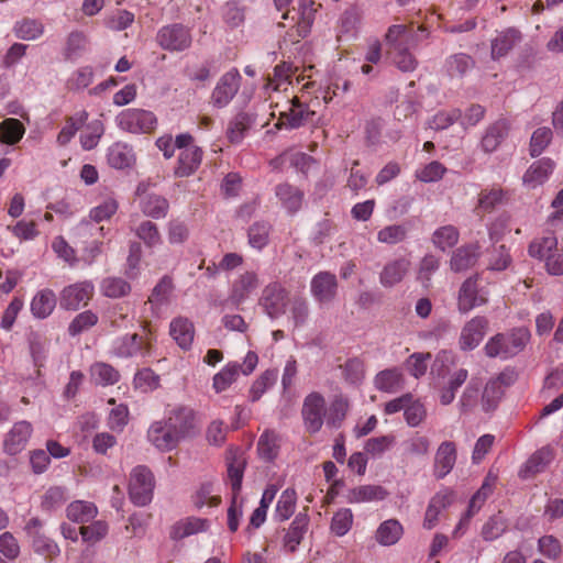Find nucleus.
<instances>
[{"label": "nucleus", "mask_w": 563, "mask_h": 563, "mask_svg": "<svg viewBox=\"0 0 563 563\" xmlns=\"http://www.w3.org/2000/svg\"><path fill=\"white\" fill-rule=\"evenodd\" d=\"M493 493V485L488 482V478L482 484L481 488L476 492V494L471 498L468 508L465 515L461 518L457 526L453 531V537L457 538L463 531L467 528L471 518L482 508L485 504L486 499Z\"/></svg>", "instance_id": "b1692460"}, {"label": "nucleus", "mask_w": 563, "mask_h": 563, "mask_svg": "<svg viewBox=\"0 0 563 563\" xmlns=\"http://www.w3.org/2000/svg\"><path fill=\"white\" fill-rule=\"evenodd\" d=\"M289 290L279 282L268 283L261 292L258 305L271 319L285 314L290 301Z\"/></svg>", "instance_id": "0eeeda50"}, {"label": "nucleus", "mask_w": 563, "mask_h": 563, "mask_svg": "<svg viewBox=\"0 0 563 563\" xmlns=\"http://www.w3.org/2000/svg\"><path fill=\"white\" fill-rule=\"evenodd\" d=\"M376 389L387 394H396L405 387V376L398 367L386 368L374 377Z\"/></svg>", "instance_id": "c85d7f7f"}, {"label": "nucleus", "mask_w": 563, "mask_h": 563, "mask_svg": "<svg viewBox=\"0 0 563 563\" xmlns=\"http://www.w3.org/2000/svg\"><path fill=\"white\" fill-rule=\"evenodd\" d=\"M297 504V493L294 488L285 489L276 505L275 517L279 521L289 519L295 512Z\"/></svg>", "instance_id": "6e6d98bb"}, {"label": "nucleus", "mask_w": 563, "mask_h": 563, "mask_svg": "<svg viewBox=\"0 0 563 563\" xmlns=\"http://www.w3.org/2000/svg\"><path fill=\"white\" fill-rule=\"evenodd\" d=\"M254 119L246 112H240L229 122L227 130V137L232 144H239L245 136V133L251 129Z\"/></svg>", "instance_id": "a18cd8bd"}, {"label": "nucleus", "mask_w": 563, "mask_h": 563, "mask_svg": "<svg viewBox=\"0 0 563 563\" xmlns=\"http://www.w3.org/2000/svg\"><path fill=\"white\" fill-rule=\"evenodd\" d=\"M302 98L303 96H292L291 99L288 100V109L279 112L278 121L275 124L278 130L299 129L307 123L313 122L316 112Z\"/></svg>", "instance_id": "6e6552de"}, {"label": "nucleus", "mask_w": 563, "mask_h": 563, "mask_svg": "<svg viewBox=\"0 0 563 563\" xmlns=\"http://www.w3.org/2000/svg\"><path fill=\"white\" fill-rule=\"evenodd\" d=\"M488 328V320L476 316L468 320L461 330L459 344L461 350L471 351L479 345Z\"/></svg>", "instance_id": "a211bd4d"}, {"label": "nucleus", "mask_w": 563, "mask_h": 563, "mask_svg": "<svg viewBox=\"0 0 563 563\" xmlns=\"http://www.w3.org/2000/svg\"><path fill=\"white\" fill-rule=\"evenodd\" d=\"M209 521L197 517H187L177 521L170 530V538L181 540L208 529Z\"/></svg>", "instance_id": "e433bc0d"}, {"label": "nucleus", "mask_w": 563, "mask_h": 563, "mask_svg": "<svg viewBox=\"0 0 563 563\" xmlns=\"http://www.w3.org/2000/svg\"><path fill=\"white\" fill-rule=\"evenodd\" d=\"M13 31L16 37L24 41H32L43 34L44 25L38 20L25 18L15 23Z\"/></svg>", "instance_id": "864d4df0"}, {"label": "nucleus", "mask_w": 563, "mask_h": 563, "mask_svg": "<svg viewBox=\"0 0 563 563\" xmlns=\"http://www.w3.org/2000/svg\"><path fill=\"white\" fill-rule=\"evenodd\" d=\"M298 70L290 63H280L274 68V77L268 79L267 88L274 91H287L288 86L294 85V75Z\"/></svg>", "instance_id": "c03bdc74"}, {"label": "nucleus", "mask_w": 563, "mask_h": 563, "mask_svg": "<svg viewBox=\"0 0 563 563\" xmlns=\"http://www.w3.org/2000/svg\"><path fill=\"white\" fill-rule=\"evenodd\" d=\"M164 420L179 441L192 437L198 430L196 411L188 406L172 408Z\"/></svg>", "instance_id": "9d476101"}, {"label": "nucleus", "mask_w": 563, "mask_h": 563, "mask_svg": "<svg viewBox=\"0 0 563 563\" xmlns=\"http://www.w3.org/2000/svg\"><path fill=\"white\" fill-rule=\"evenodd\" d=\"M119 129L129 133H151L157 124L156 115L144 109H125L115 117Z\"/></svg>", "instance_id": "1a4fd4ad"}, {"label": "nucleus", "mask_w": 563, "mask_h": 563, "mask_svg": "<svg viewBox=\"0 0 563 563\" xmlns=\"http://www.w3.org/2000/svg\"><path fill=\"white\" fill-rule=\"evenodd\" d=\"M309 518L305 514H298L284 536V547L294 552L300 544L308 530Z\"/></svg>", "instance_id": "4c0bfd02"}, {"label": "nucleus", "mask_w": 563, "mask_h": 563, "mask_svg": "<svg viewBox=\"0 0 563 563\" xmlns=\"http://www.w3.org/2000/svg\"><path fill=\"white\" fill-rule=\"evenodd\" d=\"M242 76L236 68L224 73L217 81L211 96L210 103L217 109L225 108L240 90Z\"/></svg>", "instance_id": "9b49d317"}, {"label": "nucleus", "mask_w": 563, "mask_h": 563, "mask_svg": "<svg viewBox=\"0 0 563 563\" xmlns=\"http://www.w3.org/2000/svg\"><path fill=\"white\" fill-rule=\"evenodd\" d=\"M349 409L347 400L336 396L327 408L325 398L318 391L308 394L302 402L301 417L306 431L310 434L318 433L324 422L338 428L344 420Z\"/></svg>", "instance_id": "f257e3e1"}, {"label": "nucleus", "mask_w": 563, "mask_h": 563, "mask_svg": "<svg viewBox=\"0 0 563 563\" xmlns=\"http://www.w3.org/2000/svg\"><path fill=\"white\" fill-rule=\"evenodd\" d=\"M275 195L289 214H295L301 209L303 191L298 187L283 183L275 187Z\"/></svg>", "instance_id": "c756f323"}, {"label": "nucleus", "mask_w": 563, "mask_h": 563, "mask_svg": "<svg viewBox=\"0 0 563 563\" xmlns=\"http://www.w3.org/2000/svg\"><path fill=\"white\" fill-rule=\"evenodd\" d=\"M196 508L200 509L205 506L216 507L220 504L221 498L213 493V485L211 483H203L196 490L191 497Z\"/></svg>", "instance_id": "774afa93"}, {"label": "nucleus", "mask_w": 563, "mask_h": 563, "mask_svg": "<svg viewBox=\"0 0 563 563\" xmlns=\"http://www.w3.org/2000/svg\"><path fill=\"white\" fill-rule=\"evenodd\" d=\"M25 133L23 123L15 118H8L0 122V142L7 145L19 143Z\"/></svg>", "instance_id": "09e8293b"}, {"label": "nucleus", "mask_w": 563, "mask_h": 563, "mask_svg": "<svg viewBox=\"0 0 563 563\" xmlns=\"http://www.w3.org/2000/svg\"><path fill=\"white\" fill-rule=\"evenodd\" d=\"M481 256L478 243L462 245L456 249L450 260L451 269L459 273L473 267Z\"/></svg>", "instance_id": "bb28decb"}, {"label": "nucleus", "mask_w": 563, "mask_h": 563, "mask_svg": "<svg viewBox=\"0 0 563 563\" xmlns=\"http://www.w3.org/2000/svg\"><path fill=\"white\" fill-rule=\"evenodd\" d=\"M134 232L135 235L142 240L147 247H156L162 244V235L158 227L150 220L141 222L135 228Z\"/></svg>", "instance_id": "052dcab7"}, {"label": "nucleus", "mask_w": 563, "mask_h": 563, "mask_svg": "<svg viewBox=\"0 0 563 563\" xmlns=\"http://www.w3.org/2000/svg\"><path fill=\"white\" fill-rule=\"evenodd\" d=\"M402 534V525L397 519H388L378 526L375 539L379 544L389 547L396 544Z\"/></svg>", "instance_id": "79ce46f5"}, {"label": "nucleus", "mask_w": 563, "mask_h": 563, "mask_svg": "<svg viewBox=\"0 0 563 563\" xmlns=\"http://www.w3.org/2000/svg\"><path fill=\"white\" fill-rule=\"evenodd\" d=\"M95 292L91 282L85 280L64 287L59 295V305L66 310H77L87 306Z\"/></svg>", "instance_id": "2eb2a0df"}, {"label": "nucleus", "mask_w": 563, "mask_h": 563, "mask_svg": "<svg viewBox=\"0 0 563 563\" xmlns=\"http://www.w3.org/2000/svg\"><path fill=\"white\" fill-rule=\"evenodd\" d=\"M87 120L88 112L86 110H81L74 115L66 118L65 125L57 135V143L59 145H66L69 143L76 132L86 123Z\"/></svg>", "instance_id": "3c124183"}, {"label": "nucleus", "mask_w": 563, "mask_h": 563, "mask_svg": "<svg viewBox=\"0 0 563 563\" xmlns=\"http://www.w3.org/2000/svg\"><path fill=\"white\" fill-rule=\"evenodd\" d=\"M148 441L159 451L174 450L180 442L165 420L154 421L147 430Z\"/></svg>", "instance_id": "412c9836"}, {"label": "nucleus", "mask_w": 563, "mask_h": 563, "mask_svg": "<svg viewBox=\"0 0 563 563\" xmlns=\"http://www.w3.org/2000/svg\"><path fill=\"white\" fill-rule=\"evenodd\" d=\"M33 433V426L26 420L15 422L7 432L3 440V450L10 455L22 452Z\"/></svg>", "instance_id": "f3484780"}, {"label": "nucleus", "mask_w": 563, "mask_h": 563, "mask_svg": "<svg viewBox=\"0 0 563 563\" xmlns=\"http://www.w3.org/2000/svg\"><path fill=\"white\" fill-rule=\"evenodd\" d=\"M32 547L35 553L44 556L47 560L55 559L60 552L58 544L54 540L40 532L34 533Z\"/></svg>", "instance_id": "338daca9"}, {"label": "nucleus", "mask_w": 563, "mask_h": 563, "mask_svg": "<svg viewBox=\"0 0 563 563\" xmlns=\"http://www.w3.org/2000/svg\"><path fill=\"white\" fill-rule=\"evenodd\" d=\"M289 321L292 323L294 330L303 327L310 314L309 302L302 296L291 297L289 303Z\"/></svg>", "instance_id": "de8ad7c7"}, {"label": "nucleus", "mask_w": 563, "mask_h": 563, "mask_svg": "<svg viewBox=\"0 0 563 563\" xmlns=\"http://www.w3.org/2000/svg\"><path fill=\"white\" fill-rule=\"evenodd\" d=\"M109 527L108 523L103 520H97L91 522L90 525H82L79 528V533L84 542L89 544H96L108 534Z\"/></svg>", "instance_id": "0e129e2a"}, {"label": "nucleus", "mask_w": 563, "mask_h": 563, "mask_svg": "<svg viewBox=\"0 0 563 563\" xmlns=\"http://www.w3.org/2000/svg\"><path fill=\"white\" fill-rule=\"evenodd\" d=\"M88 47V37L81 31H73L66 40L64 55L66 59L79 57Z\"/></svg>", "instance_id": "13d9d810"}, {"label": "nucleus", "mask_w": 563, "mask_h": 563, "mask_svg": "<svg viewBox=\"0 0 563 563\" xmlns=\"http://www.w3.org/2000/svg\"><path fill=\"white\" fill-rule=\"evenodd\" d=\"M240 365L236 363L227 364L213 377V388L217 393H222L228 389L238 378Z\"/></svg>", "instance_id": "e2e57ef3"}, {"label": "nucleus", "mask_w": 563, "mask_h": 563, "mask_svg": "<svg viewBox=\"0 0 563 563\" xmlns=\"http://www.w3.org/2000/svg\"><path fill=\"white\" fill-rule=\"evenodd\" d=\"M454 498V493L450 488H443L439 490L429 501L427 507L423 528L431 530L438 525L439 515L443 509L449 507Z\"/></svg>", "instance_id": "4be33fe9"}, {"label": "nucleus", "mask_w": 563, "mask_h": 563, "mask_svg": "<svg viewBox=\"0 0 563 563\" xmlns=\"http://www.w3.org/2000/svg\"><path fill=\"white\" fill-rule=\"evenodd\" d=\"M155 487L154 475L144 465L135 466L130 473L129 496L135 506H146L152 501Z\"/></svg>", "instance_id": "423d86ee"}, {"label": "nucleus", "mask_w": 563, "mask_h": 563, "mask_svg": "<svg viewBox=\"0 0 563 563\" xmlns=\"http://www.w3.org/2000/svg\"><path fill=\"white\" fill-rule=\"evenodd\" d=\"M554 167L555 163L549 157H543L534 162L523 174V184L529 188H537L549 179Z\"/></svg>", "instance_id": "a878e982"}, {"label": "nucleus", "mask_w": 563, "mask_h": 563, "mask_svg": "<svg viewBox=\"0 0 563 563\" xmlns=\"http://www.w3.org/2000/svg\"><path fill=\"white\" fill-rule=\"evenodd\" d=\"M91 379L101 386L114 385L120 379V373L112 365L103 362L95 363L90 367Z\"/></svg>", "instance_id": "603ef678"}, {"label": "nucleus", "mask_w": 563, "mask_h": 563, "mask_svg": "<svg viewBox=\"0 0 563 563\" xmlns=\"http://www.w3.org/2000/svg\"><path fill=\"white\" fill-rule=\"evenodd\" d=\"M203 152L198 146H191L183 150L178 156V164L175 174L178 177H188L192 175L200 166Z\"/></svg>", "instance_id": "2f4dec72"}, {"label": "nucleus", "mask_w": 563, "mask_h": 563, "mask_svg": "<svg viewBox=\"0 0 563 563\" xmlns=\"http://www.w3.org/2000/svg\"><path fill=\"white\" fill-rule=\"evenodd\" d=\"M108 163L117 169L131 167L135 162L133 148L126 143L117 142L112 144L107 154Z\"/></svg>", "instance_id": "c9c22d12"}, {"label": "nucleus", "mask_w": 563, "mask_h": 563, "mask_svg": "<svg viewBox=\"0 0 563 563\" xmlns=\"http://www.w3.org/2000/svg\"><path fill=\"white\" fill-rule=\"evenodd\" d=\"M479 275L475 274L466 278L460 287L457 295V309L461 313H467L476 307L488 302L489 292L478 287Z\"/></svg>", "instance_id": "ddd939ff"}, {"label": "nucleus", "mask_w": 563, "mask_h": 563, "mask_svg": "<svg viewBox=\"0 0 563 563\" xmlns=\"http://www.w3.org/2000/svg\"><path fill=\"white\" fill-rule=\"evenodd\" d=\"M29 351L40 375L41 367L45 365L48 353V340L38 332H31L27 336Z\"/></svg>", "instance_id": "a19ab883"}, {"label": "nucleus", "mask_w": 563, "mask_h": 563, "mask_svg": "<svg viewBox=\"0 0 563 563\" xmlns=\"http://www.w3.org/2000/svg\"><path fill=\"white\" fill-rule=\"evenodd\" d=\"M531 257L545 261V268L550 275H563V250L558 249V239L550 234L530 243L528 247Z\"/></svg>", "instance_id": "39448f33"}, {"label": "nucleus", "mask_w": 563, "mask_h": 563, "mask_svg": "<svg viewBox=\"0 0 563 563\" xmlns=\"http://www.w3.org/2000/svg\"><path fill=\"white\" fill-rule=\"evenodd\" d=\"M142 212L153 219H163L167 216L169 203L167 199L158 195H147L141 199Z\"/></svg>", "instance_id": "49530a36"}, {"label": "nucleus", "mask_w": 563, "mask_h": 563, "mask_svg": "<svg viewBox=\"0 0 563 563\" xmlns=\"http://www.w3.org/2000/svg\"><path fill=\"white\" fill-rule=\"evenodd\" d=\"M553 460V451L550 448H542L534 452L526 464L521 467L519 475L521 478H530L541 473Z\"/></svg>", "instance_id": "72a5a7b5"}, {"label": "nucleus", "mask_w": 563, "mask_h": 563, "mask_svg": "<svg viewBox=\"0 0 563 563\" xmlns=\"http://www.w3.org/2000/svg\"><path fill=\"white\" fill-rule=\"evenodd\" d=\"M460 233L454 225H443L432 234V243L441 251L453 247L459 242Z\"/></svg>", "instance_id": "4d7b16f0"}, {"label": "nucleus", "mask_w": 563, "mask_h": 563, "mask_svg": "<svg viewBox=\"0 0 563 563\" xmlns=\"http://www.w3.org/2000/svg\"><path fill=\"white\" fill-rule=\"evenodd\" d=\"M77 234L87 244L84 249L85 260L92 262L102 252L103 242L98 238L104 236V228L84 220L77 227Z\"/></svg>", "instance_id": "dca6fc26"}, {"label": "nucleus", "mask_w": 563, "mask_h": 563, "mask_svg": "<svg viewBox=\"0 0 563 563\" xmlns=\"http://www.w3.org/2000/svg\"><path fill=\"white\" fill-rule=\"evenodd\" d=\"M104 133V125L101 120H92L87 123L84 132L80 134V144L84 150L95 148Z\"/></svg>", "instance_id": "bf43d9fd"}, {"label": "nucleus", "mask_w": 563, "mask_h": 563, "mask_svg": "<svg viewBox=\"0 0 563 563\" xmlns=\"http://www.w3.org/2000/svg\"><path fill=\"white\" fill-rule=\"evenodd\" d=\"M272 225L265 221L253 223L247 231L249 244L258 251L263 250L269 242Z\"/></svg>", "instance_id": "5fc2aeb1"}, {"label": "nucleus", "mask_w": 563, "mask_h": 563, "mask_svg": "<svg viewBox=\"0 0 563 563\" xmlns=\"http://www.w3.org/2000/svg\"><path fill=\"white\" fill-rule=\"evenodd\" d=\"M530 339V333L525 328H517L508 333H497L492 336L484 346L488 357L507 360L520 353Z\"/></svg>", "instance_id": "7ed1b4c3"}, {"label": "nucleus", "mask_w": 563, "mask_h": 563, "mask_svg": "<svg viewBox=\"0 0 563 563\" xmlns=\"http://www.w3.org/2000/svg\"><path fill=\"white\" fill-rule=\"evenodd\" d=\"M510 131V123L506 119H499L485 130L481 140V147L485 153L495 152L506 140Z\"/></svg>", "instance_id": "393cba45"}, {"label": "nucleus", "mask_w": 563, "mask_h": 563, "mask_svg": "<svg viewBox=\"0 0 563 563\" xmlns=\"http://www.w3.org/2000/svg\"><path fill=\"white\" fill-rule=\"evenodd\" d=\"M98 515V508L93 503L85 500H75L66 508V516L69 520L85 525L95 519Z\"/></svg>", "instance_id": "37998d69"}, {"label": "nucleus", "mask_w": 563, "mask_h": 563, "mask_svg": "<svg viewBox=\"0 0 563 563\" xmlns=\"http://www.w3.org/2000/svg\"><path fill=\"white\" fill-rule=\"evenodd\" d=\"M310 291L319 303L331 302L338 292L336 276L329 272L318 273L311 279Z\"/></svg>", "instance_id": "aec40b11"}, {"label": "nucleus", "mask_w": 563, "mask_h": 563, "mask_svg": "<svg viewBox=\"0 0 563 563\" xmlns=\"http://www.w3.org/2000/svg\"><path fill=\"white\" fill-rule=\"evenodd\" d=\"M411 262L406 257L395 258L386 263L379 274V282L384 287L399 284L409 272Z\"/></svg>", "instance_id": "cd10ccee"}, {"label": "nucleus", "mask_w": 563, "mask_h": 563, "mask_svg": "<svg viewBox=\"0 0 563 563\" xmlns=\"http://www.w3.org/2000/svg\"><path fill=\"white\" fill-rule=\"evenodd\" d=\"M100 290L106 297L120 298L131 291V286L121 277H107L101 282Z\"/></svg>", "instance_id": "680f3d73"}, {"label": "nucleus", "mask_w": 563, "mask_h": 563, "mask_svg": "<svg viewBox=\"0 0 563 563\" xmlns=\"http://www.w3.org/2000/svg\"><path fill=\"white\" fill-rule=\"evenodd\" d=\"M474 67V58L465 53L453 54L445 60V69L451 77H463Z\"/></svg>", "instance_id": "8fccbe9b"}, {"label": "nucleus", "mask_w": 563, "mask_h": 563, "mask_svg": "<svg viewBox=\"0 0 563 563\" xmlns=\"http://www.w3.org/2000/svg\"><path fill=\"white\" fill-rule=\"evenodd\" d=\"M258 285L260 279L255 272L246 271L240 274L232 283L227 301L234 307H239L257 289Z\"/></svg>", "instance_id": "6ab92c4d"}, {"label": "nucleus", "mask_w": 563, "mask_h": 563, "mask_svg": "<svg viewBox=\"0 0 563 563\" xmlns=\"http://www.w3.org/2000/svg\"><path fill=\"white\" fill-rule=\"evenodd\" d=\"M385 44L391 63L401 71H413L418 60L410 49L417 45V34L411 25H390L385 34Z\"/></svg>", "instance_id": "f03ea898"}, {"label": "nucleus", "mask_w": 563, "mask_h": 563, "mask_svg": "<svg viewBox=\"0 0 563 563\" xmlns=\"http://www.w3.org/2000/svg\"><path fill=\"white\" fill-rule=\"evenodd\" d=\"M169 334L180 349L189 350L195 338L194 323L188 318H174L169 324Z\"/></svg>", "instance_id": "7c9ffc66"}, {"label": "nucleus", "mask_w": 563, "mask_h": 563, "mask_svg": "<svg viewBox=\"0 0 563 563\" xmlns=\"http://www.w3.org/2000/svg\"><path fill=\"white\" fill-rule=\"evenodd\" d=\"M520 41L521 33L514 27L499 32L492 41V58L506 56Z\"/></svg>", "instance_id": "473e14b6"}, {"label": "nucleus", "mask_w": 563, "mask_h": 563, "mask_svg": "<svg viewBox=\"0 0 563 563\" xmlns=\"http://www.w3.org/2000/svg\"><path fill=\"white\" fill-rule=\"evenodd\" d=\"M468 371L459 368L450 374L448 382L439 390V399L443 406H448L455 399L456 391L467 380Z\"/></svg>", "instance_id": "ea45409f"}, {"label": "nucleus", "mask_w": 563, "mask_h": 563, "mask_svg": "<svg viewBox=\"0 0 563 563\" xmlns=\"http://www.w3.org/2000/svg\"><path fill=\"white\" fill-rule=\"evenodd\" d=\"M155 342L154 332L148 323L143 325V334L126 333L112 342L111 352L121 358L146 356Z\"/></svg>", "instance_id": "20e7f679"}, {"label": "nucleus", "mask_w": 563, "mask_h": 563, "mask_svg": "<svg viewBox=\"0 0 563 563\" xmlns=\"http://www.w3.org/2000/svg\"><path fill=\"white\" fill-rule=\"evenodd\" d=\"M244 468L245 460L242 456H234L228 462V478L233 496H238L241 490Z\"/></svg>", "instance_id": "69168bd1"}, {"label": "nucleus", "mask_w": 563, "mask_h": 563, "mask_svg": "<svg viewBox=\"0 0 563 563\" xmlns=\"http://www.w3.org/2000/svg\"><path fill=\"white\" fill-rule=\"evenodd\" d=\"M190 30L183 24L174 23L161 27L156 34V43L168 52H183L191 46Z\"/></svg>", "instance_id": "f8f14e48"}, {"label": "nucleus", "mask_w": 563, "mask_h": 563, "mask_svg": "<svg viewBox=\"0 0 563 563\" xmlns=\"http://www.w3.org/2000/svg\"><path fill=\"white\" fill-rule=\"evenodd\" d=\"M456 445L452 441L442 442L434 455L433 472L438 479L444 478L456 463Z\"/></svg>", "instance_id": "5701e85b"}, {"label": "nucleus", "mask_w": 563, "mask_h": 563, "mask_svg": "<svg viewBox=\"0 0 563 563\" xmlns=\"http://www.w3.org/2000/svg\"><path fill=\"white\" fill-rule=\"evenodd\" d=\"M56 307V295L49 288L38 290L31 301V312L36 319H45Z\"/></svg>", "instance_id": "f704fd0d"}, {"label": "nucleus", "mask_w": 563, "mask_h": 563, "mask_svg": "<svg viewBox=\"0 0 563 563\" xmlns=\"http://www.w3.org/2000/svg\"><path fill=\"white\" fill-rule=\"evenodd\" d=\"M388 492L380 485H361L352 488L347 494V501L361 504L384 500Z\"/></svg>", "instance_id": "58836bf2"}, {"label": "nucleus", "mask_w": 563, "mask_h": 563, "mask_svg": "<svg viewBox=\"0 0 563 563\" xmlns=\"http://www.w3.org/2000/svg\"><path fill=\"white\" fill-rule=\"evenodd\" d=\"M282 19L284 21H289V25L286 24L285 22H279L278 26L288 27L286 35L292 43L299 42L300 38H303L308 35L313 21L311 10L300 11L299 9L296 8L286 10L283 13Z\"/></svg>", "instance_id": "4468645a"}]
</instances>
